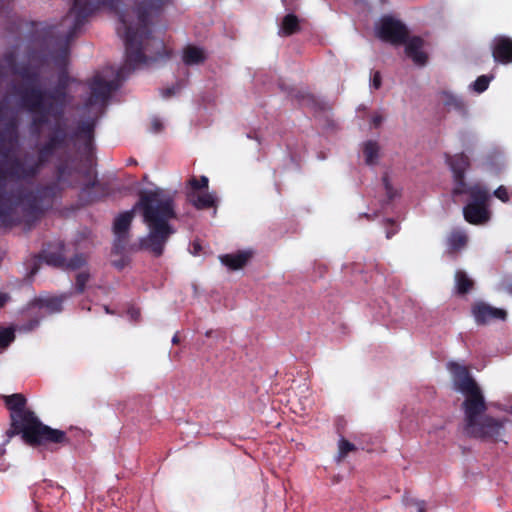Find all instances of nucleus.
I'll use <instances>...</instances> for the list:
<instances>
[{
	"label": "nucleus",
	"mask_w": 512,
	"mask_h": 512,
	"mask_svg": "<svg viewBox=\"0 0 512 512\" xmlns=\"http://www.w3.org/2000/svg\"><path fill=\"white\" fill-rule=\"evenodd\" d=\"M448 369L456 389L465 397L462 403L465 432L475 438L502 441L505 435L506 419L485 414L487 405L484 394L464 366L449 363Z\"/></svg>",
	"instance_id": "nucleus-1"
},
{
	"label": "nucleus",
	"mask_w": 512,
	"mask_h": 512,
	"mask_svg": "<svg viewBox=\"0 0 512 512\" xmlns=\"http://www.w3.org/2000/svg\"><path fill=\"white\" fill-rule=\"evenodd\" d=\"M174 193L151 188L143 190L134 210H141L144 221L149 228L148 236L143 240V246L156 255L162 253L163 246L173 232L168 221L174 217Z\"/></svg>",
	"instance_id": "nucleus-2"
},
{
	"label": "nucleus",
	"mask_w": 512,
	"mask_h": 512,
	"mask_svg": "<svg viewBox=\"0 0 512 512\" xmlns=\"http://www.w3.org/2000/svg\"><path fill=\"white\" fill-rule=\"evenodd\" d=\"M7 405L12 412L13 426L22 432L23 439L29 444L63 443L66 435L63 431L43 425L33 413L23 410L25 398L20 394L7 397Z\"/></svg>",
	"instance_id": "nucleus-3"
},
{
	"label": "nucleus",
	"mask_w": 512,
	"mask_h": 512,
	"mask_svg": "<svg viewBox=\"0 0 512 512\" xmlns=\"http://www.w3.org/2000/svg\"><path fill=\"white\" fill-rule=\"evenodd\" d=\"M459 161V167H457L454 163L451 164V167L455 179L454 192L456 194L467 192L471 197V201L463 209L465 220L474 225L485 224L490 219V211L486 205L489 199V194L487 190L482 189L479 186H473L469 189H466V185L463 182V172L468 163L467 160L463 157H459Z\"/></svg>",
	"instance_id": "nucleus-4"
},
{
	"label": "nucleus",
	"mask_w": 512,
	"mask_h": 512,
	"mask_svg": "<svg viewBox=\"0 0 512 512\" xmlns=\"http://www.w3.org/2000/svg\"><path fill=\"white\" fill-rule=\"evenodd\" d=\"M209 180L206 176L199 179L192 177L187 184V199L198 209L214 207L216 204V196L208 190Z\"/></svg>",
	"instance_id": "nucleus-5"
},
{
	"label": "nucleus",
	"mask_w": 512,
	"mask_h": 512,
	"mask_svg": "<svg viewBox=\"0 0 512 512\" xmlns=\"http://www.w3.org/2000/svg\"><path fill=\"white\" fill-rule=\"evenodd\" d=\"M377 35L385 41L400 43L406 35V30L400 22L384 17L378 23Z\"/></svg>",
	"instance_id": "nucleus-6"
},
{
	"label": "nucleus",
	"mask_w": 512,
	"mask_h": 512,
	"mask_svg": "<svg viewBox=\"0 0 512 512\" xmlns=\"http://www.w3.org/2000/svg\"><path fill=\"white\" fill-rule=\"evenodd\" d=\"M472 315L477 324L485 325L492 323L494 320H505L507 313L503 309L480 301L473 305Z\"/></svg>",
	"instance_id": "nucleus-7"
},
{
	"label": "nucleus",
	"mask_w": 512,
	"mask_h": 512,
	"mask_svg": "<svg viewBox=\"0 0 512 512\" xmlns=\"http://www.w3.org/2000/svg\"><path fill=\"white\" fill-rule=\"evenodd\" d=\"M405 52L407 57L417 65H424L427 61L424 42L418 37H413L407 40L405 44Z\"/></svg>",
	"instance_id": "nucleus-8"
},
{
	"label": "nucleus",
	"mask_w": 512,
	"mask_h": 512,
	"mask_svg": "<svg viewBox=\"0 0 512 512\" xmlns=\"http://www.w3.org/2000/svg\"><path fill=\"white\" fill-rule=\"evenodd\" d=\"M493 57L502 63L512 62V40L503 36L496 37L493 44Z\"/></svg>",
	"instance_id": "nucleus-9"
},
{
	"label": "nucleus",
	"mask_w": 512,
	"mask_h": 512,
	"mask_svg": "<svg viewBox=\"0 0 512 512\" xmlns=\"http://www.w3.org/2000/svg\"><path fill=\"white\" fill-rule=\"evenodd\" d=\"M252 254L249 251H240L232 254H225L219 257L220 262L230 270L243 268L250 260Z\"/></svg>",
	"instance_id": "nucleus-10"
},
{
	"label": "nucleus",
	"mask_w": 512,
	"mask_h": 512,
	"mask_svg": "<svg viewBox=\"0 0 512 512\" xmlns=\"http://www.w3.org/2000/svg\"><path fill=\"white\" fill-rule=\"evenodd\" d=\"M207 58L206 51L198 46L189 45L183 49L182 60L186 65H200Z\"/></svg>",
	"instance_id": "nucleus-11"
},
{
	"label": "nucleus",
	"mask_w": 512,
	"mask_h": 512,
	"mask_svg": "<svg viewBox=\"0 0 512 512\" xmlns=\"http://www.w3.org/2000/svg\"><path fill=\"white\" fill-rule=\"evenodd\" d=\"M127 62L133 68H136L138 64L145 62L143 54L134 47V39L127 33Z\"/></svg>",
	"instance_id": "nucleus-12"
},
{
	"label": "nucleus",
	"mask_w": 512,
	"mask_h": 512,
	"mask_svg": "<svg viewBox=\"0 0 512 512\" xmlns=\"http://www.w3.org/2000/svg\"><path fill=\"white\" fill-rule=\"evenodd\" d=\"M363 154L365 161L368 164H373L377 161L380 154V147L376 141L368 140L363 143Z\"/></svg>",
	"instance_id": "nucleus-13"
},
{
	"label": "nucleus",
	"mask_w": 512,
	"mask_h": 512,
	"mask_svg": "<svg viewBox=\"0 0 512 512\" xmlns=\"http://www.w3.org/2000/svg\"><path fill=\"white\" fill-rule=\"evenodd\" d=\"M132 217V212H126L116 218L114 223V232L119 238L122 237L128 230L132 221Z\"/></svg>",
	"instance_id": "nucleus-14"
},
{
	"label": "nucleus",
	"mask_w": 512,
	"mask_h": 512,
	"mask_svg": "<svg viewBox=\"0 0 512 512\" xmlns=\"http://www.w3.org/2000/svg\"><path fill=\"white\" fill-rule=\"evenodd\" d=\"M441 102L448 108V109H460L463 107L462 100L457 95L451 93V92H443L441 94Z\"/></svg>",
	"instance_id": "nucleus-15"
},
{
	"label": "nucleus",
	"mask_w": 512,
	"mask_h": 512,
	"mask_svg": "<svg viewBox=\"0 0 512 512\" xmlns=\"http://www.w3.org/2000/svg\"><path fill=\"white\" fill-rule=\"evenodd\" d=\"M298 30V19L294 15H287L284 17L281 33L284 35H290Z\"/></svg>",
	"instance_id": "nucleus-16"
},
{
	"label": "nucleus",
	"mask_w": 512,
	"mask_h": 512,
	"mask_svg": "<svg viewBox=\"0 0 512 512\" xmlns=\"http://www.w3.org/2000/svg\"><path fill=\"white\" fill-rule=\"evenodd\" d=\"M455 281H456V288L458 292L465 293L472 287V281L467 277V275L462 272L458 271L455 274Z\"/></svg>",
	"instance_id": "nucleus-17"
},
{
	"label": "nucleus",
	"mask_w": 512,
	"mask_h": 512,
	"mask_svg": "<svg viewBox=\"0 0 512 512\" xmlns=\"http://www.w3.org/2000/svg\"><path fill=\"white\" fill-rule=\"evenodd\" d=\"M62 299L59 297H49L42 301V305L50 312L61 309Z\"/></svg>",
	"instance_id": "nucleus-18"
},
{
	"label": "nucleus",
	"mask_w": 512,
	"mask_h": 512,
	"mask_svg": "<svg viewBox=\"0 0 512 512\" xmlns=\"http://www.w3.org/2000/svg\"><path fill=\"white\" fill-rule=\"evenodd\" d=\"M14 339V332L11 328H0V348H5Z\"/></svg>",
	"instance_id": "nucleus-19"
},
{
	"label": "nucleus",
	"mask_w": 512,
	"mask_h": 512,
	"mask_svg": "<svg viewBox=\"0 0 512 512\" xmlns=\"http://www.w3.org/2000/svg\"><path fill=\"white\" fill-rule=\"evenodd\" d=\"M354 445L345 439H341L338 443V458L342 460L346 455L354 450Z\"/></svg>",
	"instance_id": "nucleus-20"
},
{
	"label": "nucleus",
	"mask_w": 512,
	"mask_h": 512,
	"mask_svg": "<svg viewBox=\"0 0 512 512\" xmlns=\"http://www.w3.org/2000/svg\"><path fill=\"white\" fill-rule=\"evenodd\" d=\"M449 241H450V245L452 246V248L459 249L466 244L467 237L465 234H463L461 232H456L451 235Z\"/></svg>",
	"instance_id": "nucleus-21"
},
{
	"label": "nucleus",
	"mask_w": 512,
	"mask_h": 512,
	"mask_svg": "<svg viewBox=\"0 0 512 512\" xmlns=\"http://www.w3.org/2000/svg\"><path fill=\"white\" fill-rule=\"evenodd\" d=\"M490 82V78L486 76H480L477 78V80L473 83V88L477 92H483L487 89Z\"/></svg>",
	"instance_id": "nucleus-22"
},
{
	"label": "nucleus",
	"mask_w": 512,
	"mask_h": 512,
	"mask_svg": "<svg viewBox=\"0 0 512 512\" xmlns=\"http://www.w3.org/2000/svg\"><path fill=\"white\" fill-rule=\"evenodd\" d=\"M494 195L496 198L501 200L502 202H508L509 195L506 187L500 186L494 191Z\"/></svg>",
	"instance_id": "nucleus-23"
},
{
	"label": "nucleus",
	"mask_w": 512,
	"mask_h": 512,
	"mask_svg": "<svg viewBox=\"0 0 512 512\" xmlns=\"http://www.w3.org/2000/svg\"><path fill=\"white\" fill-rule=\"evenodd\" d=\"M87 279H88V274H85V273H80L77 276V284H78L80 290L83 289L84 283L87 281Z\"/></svg>",
	"instance_id": "nucleus-24"
},
{
	"label": "nucleus",
	"mask_w": 512,
	"mask_h": 512,
	"mask_svg": "<svg viewBox=\"0 0 512 512\" xmlns=\"http://www.w3.org/2000/svg\"><path fill=\"white\" fill-rule=\"evenodd\" d=\"M152 125H153V129L155 131H158V130H160L162 128V122L160 120H158V119H154L152 121Z\"/></svg>",
	"instance_id": "nucleus-25"
},
{
	"label": "nucleus",
	"mask_w": 512,
	"mask_h": 512,
	"mask_svg": "<svg viewBox=\"0 0 512 512\" xmlns=\"http://www.w3.org/2000/svg\"><path fill=\"white\" fill-rule=\"evenodd\" d=\"M85 263V259L82 257H76L75 261L72 263L74 267H80Z\"/></svg>",
	"instance_id": "nucleus-26"
},
{
	"label": "nucleus",
	"mask_w": 512,
	"mask_h": 512,
	"mask_svg": "<svg viewBox=\"0 0 512 512\" xmlns=\"http://www.w3.org/2000/svg\"><path fill=\"white\" fill-rule=\"evenodd\" d=\"M372 82H373V86H374L375 88H378V87L380 86L381 80H380V76H379V74H378V73H376V74L374 75V77H373V81H372Z\"/></svg>",
	"instance_id": "nucleus-27"
},
{
	"label": "nucleus",
	"mask_w": 512,
	"mask_h": 512,
	"mask_svg": "<svg viewBox=\"0 0 512 512\" xmlns=\"http://www.w3.org/2000/svg\"><path fill=\"white\" fill-rule=\"evenodd\" d=\"M8 301V296L6 294L0 293V307L3 306Z\"/></svg>",
	"instance_id": "nucleus-28"
},
{
	"label": "nucleus",
	"mask_w": 512,
	"mask_h": 512,
	"mask_svg": "<svg viewBox=\"0 0 512 512\" xmlns=\"http://www.w3.org/2000/svg\"><path fill=\"white\" fill-rule=\"evenodd\" d=\"M502 410L507 414H512V406H505Z\"/></svg>",
	"instance_id": "nucleus-29"
},
{
	"label": "nucleus",
	"mask_w": 512,
	"mask_h": 512,
	"mask_svg": "<svg viewBox=\"0 0 512 512\" xmlns=\"http://www.w3.org/2000/svg\"><path fill=\"white\" fill-rule=\"evenodd\" d=\"M418 512H424V509H423V507H422V506H419V508H418Z\"/></svg>",
	"instance_id": "nucleus-30"
},
{
	"label": "nucleus",
	"mask_w": 512,
	"mask_h": 512,
	"mask_svg": "<svg viewBox=\"0 0 512 512\" xmlns=\"http://www.w3.org/2000/svg\"><path fill=\"white\" fill-rule=\"evenodd\" d=\"M14 430H15V431H12V434H15V432H16V433H20V432H19V430H18V429H16L15 427H14Z\"/></svg>",
	"instance_id": "nucleus-31"
},
{
	"label": "nucleus",
	"mask_w": 512,
	"mask_h": 512,
	"mask_svg": "<svg viewBox=\"0 0 512 512\" xmlns=\"http://www.w3.org/2000/svg\"><path fill=\"white\" fill-rule=\"evenodd\" d=\"M509 291L512 293V284L509 287Z\"/></svg>",
	"instance_id": "nucleus-32"
},
{
	"label": "nucleus",
	"mask_w": 512,
	"mask_h": 512,
	"mask_svg": "<svg viewBox=\"0 0 512 512\" xmlns=\"http://www.w3.org/2000/svg\"><path fill=\"white\" fill-rule=\"evenodd\" d=\"M82 0H76V3L77 4H80Z\"/></svg>",
	"instance_id": "nucleus-33"
}]
</instances>
